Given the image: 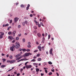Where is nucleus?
Listing matches in <instances>:
<instances>
[{"label":"nucleus","instance_id":"nucleus-1","mask_svg":"<svg viewBox=\"0 0 76 76\" xmlns=\"http://www.w3.org/2000/svg\"><path fill=\"white\" fill-rule=\"evenodd\" d=\"M29 55H32V53H26L23 55V57H28V56H29Z\"/></svg>","mask_w":76,"mask_h":76},{"label":"nucleus","instance_id":"nucleus-2","mask_svg":"<svg viewBox=\"0 0 76 76\" xmlns=\"http://www.w3.org/2000/svg\"><path fill=\"white\" fill-rule=\"evenodd\" d=\"M19 47H20V43L18 42L17 44H16L15 45V48H16L18 49L19 48Z\"/></svg>","mask_w":76,"mask_h":76},{"label":"nucleus","instance_id":"nucleus-3","mask_svg":"<svg viewBox=\"0 0 76 76\" xmlns=\"http://www.w3.org/2000/svg\"><path fill=\"white\" fill-rule=\"evenodd\" d=\"M15 47V46L14 45H13L12 46V47H11L10 48V50H11V51H14L13 49Z\"/></svg>","mask_w":76,"mask_h":76},{"label":"nucleus","instance_id":"nucleus-4","mask_svg":"<svg viewBox=\"0 0 76 76\" xmlns=\"http://www.w3.org/2000/svg\"><path fill=\"white\" fill-rule=\"evenodd\" d=\"M4 35V33H2L0 35V39H1L3 38V35Z\"/></svg>","mask_w":76,"mask_h":76},{"label":"nucleus","instance_id":"nucleus-5","mask_svg":"<svg viewBox=\"0 0 76 76\" xmlns=\"http://www.w3.org/2000/svg\"><path fill=\"white\" fill-rule=\"evenodd\" d=\"M26 67L27 69H28L29 68H31L32 67V66L31 65H26Z\"/></svg>","mask_w":76,"mask_h":76},{"label":"nucleus","instance_id":"nucleus-6","mask_svg":"<svg viewBox=\"0 0 76 76\" xmlns=\"http://www.w3.org/2000/svg\"><path fill=\"white\" fill-rule=\"evenodd\" d=\"M8 39H10V40H12L13 39V38L12 37V36H8Z\"/></svg>","mask_w":76,"mask_h":76},{"label":"nucleus","instance_id":"nucleus-7","mask_svg":"<svg viewBox=\"0 0 76 76\" xmlns=\"http://www.w3.org/2000/svg\"><path fill=\"white\" fill-rule=\"evenodd\" d=\"M52 52H53V48H52L50 50V54H51V55H53V53H52Z\"/></svg>","mask_w":76,"mask_h":76},{"label":"nucleus","instance_id":"nucleus-8","mask_svg":"<svg viewBox=\"0 0 76 76\" xmlns=\"http://www.w3.org/2000/svg\"><path fill=\"white\" fill-rule=\"evenodd\" d=\"M14 20L15 22V23H16L17 22V21H18V18H14Z\"/></svg>","mask_w":76,"mask_h":76},{"label":"nucleus","instance_id":"nucleus-9","mask_svg":"<svg viewBox=\"0 0 76 76\" xmlns=\"http://www.w3.org/2000/svg\"><path fill=\"white\" fill-rule=\"evenodd\" d=\"M38 49H39V50L40 51H41V48H41V46H38Z\"/></svg>","mask_w":76,"mask_h":76},{"label":"nucleus","instance_id":"nucleus-10","mask_svg":"<svg viewBox=\"0 0 76 76\" xmlns=\"http://www.w3.org/2000/svg\"><path fill=\"white\" fill-rule=\"evenodd\" d=\"M30 7V4H28V6L26 7V10H28L29 9V7Z\"/></svg>","mask_w":76,"mask_h":76},{"label":"nucleus","instance_id":"nucleus-11","mask_svg":"<svg viewBox=\"0 0 76 76\" xmlns=\"http://www.w3.org/2000/svg\"><path fill=\"white\" fill-rule=\"evenodd\" d=\"M16 62V60H12L11 61V63H15Z\"/></svg>","mask_w":76,"mask_h":76},{"label":"nucleus","instance_id":"nucleus-12","mask_svg":"<svg viewBox=\"0 0 76 76\" xmlns=\"http://www.w3.org/2000/svg\"><path fill=\"white\" fill-rule=\"evenodd\" d=\"M28 59H20L21 61H23L24 60V61H26V60H28Z\"/></svg>","mask_w":76,"mask_h":76},{"label":"nucleus","instance_id":"nucleus-13","mask_svg":"<svg viewBox=\"0 0 76 76\" xmlns=\"http://www.w3.org/2000/svg\"><path fill=\"white\" fill-rule=\"evenodd\" d=\"M37 35L38 36V37H41V35L40 33H38L37 34Z\"/></svg>","mask_w":76,"mask_h":76},{"label":"nucleus","instance_id":"nucleus-14","mask_svg":"<svg viewBox=\"0 0 76 76\" xmlns=\"http://www.w3.org/2000/svg\"><path fill=\"white\" fill-rule=\"evenodd\" d=\"M36 72H38L39 71V69L38 68H36Z\"/></svg>","mask_w":76,"mask_h":76},{"label":"nucleus","instance_id":"nucleus-15","mask_svg":"<svg viewBox=\"0 0 76 76\" xmlns=\"http://www.w3.org/2000/svg\"><path fill=\"white\" fill-rule=\"evenodd\" d=\"M4 67H6V65H2V66H1V67L2 68H4Z\"/></svg>","mask_w":76,"mask_h":76},{"label":"nucleus","instance_id":"nucleus-16","mask_svg":"<svg viewBox=\"0 0 76 76\" xmlns=\"http://www.w3.org/2000/svg\"><path fill=\"white\" fill-rule=\"evenodd\" d=\"M9 57L10 58V59H12V58H13V56H12L10 55Z\"/></svg>","mask_w":76,"mask_h":76},{"label":"nucleus","instance_id":"nucleus-17","mask_svg":"<svg viewBox=\"0 0 76 76\" xmlns=\"http://www.w3.org/2000/svg\"><path fill=\"white\" fill-rule=\"evenodd\" d=\"M36 61V60L35 59H32L31 60V61L32 62V61H33V62H34Z\"/></svg>","mask_w":76,"mask_h":76},{"label":"nucleus","instance_id":"nucleus-18","mask_svg":"<svg viewBox=\"0 0 76 76\" xmlns=\"http://www.w3.org/2000/svg\"><path fill=\"white\" fill-rule=\"evenodd\" d=\"M50 37H51V35H50V34H49L48 35V39H49L50 38Z\"/></svg>","mask_w":76,"mask_h":76},{"label":"nucleus","instance_id":"nucleus-19","mask_svg":"<svg viewBox=\"0 0 76 76\" xmlns=\"http://www.w3.org/2000/svg\"><path fill=\"white\" fill-rule=\"evenodd\" d=\"M9 25L8 24H6L5 25V27H6V26H9Z\"/></svg>","mask_w":76,"mask_h":76},{"label":"nucleus","instance_id":"nucleus-20","mask_svg":"<svg viewBox=\"0 0 76 76\" xmlns=\"http://www.w3.org/2000/svg\"><path fill=\"white\" fill-rule=\"evenodd\" d=\"M27 47H28V48H31V45H28Z\"/></svg>","mask_w":76,"mask_h":76},{"label":"nucleus","instance_id":"nucleus-21","mask_svg":"<svg viewBox=\"0 0 76 76\" xmlns=\"http://www.w3.org/2000/svg\"><path fill=\"white\" fill-rule=\"evenodd\" d=\"M10 28H12V27L11 26H9L8 28H7V30L8 31H9V29H10Z\"/></svg>","mask_w":76,"mask_h":76},{"label":"nucleus","instance_id":"nucleus-22","mask_svg":"<svg viewBox=\"0 0 76 76\" xmlns=\"http://www.w3.org/2000/svg\"><path fill=\"white\" fill-rule=\"evenodd\" d=\"M38 61H41V58H39L38 59H37Z\"/></svg>","mask_w":76,"mask_h":76},{"label":"nucleus","instance_id":"nucleus-23","mask_svg":"<svg viewBox=\"0 0 76 76\" xmlns=\"http://www.w3.org/2000/svg\"><path fill=\"white\" fill-rule=\"evenodd\" d=\"M53 74V73L51 72H50L49 74H48V75H49V76H50V75H52Z\"/></svg>","mask_w":76,"mask_h":76},{"label":"nucleus","instance_id":"nucleus-24","mask_svg":"<svg viewBox=\"0 0 76 76\" xmlns=\"http://www.w3.org/2000/svg\"><path fill=\"white\" fill-rule=\"evenodd\" d=\"M19 37H16V40H19Z\"/></svg>","mask_w":76,"mask_h":76},{"label":"nucleus","instance_id":"nucleus-25","mask_svg":"<svg viewBox=\"0 0 76 76\" xmlns=\"http://www.w3.org/2000/svg\"><path fill=\"white\" fill-rule=\"evenodd\" d=\"M22 51L24 52L26 51V49H22Z\"/></svg>","mask_w":76,"mask_h":76},{"label":"nucleus","instance_id":"nucleus-26","mask_svg":"<svg viewBox=\"0 0 76 76\" xmlns=\"http://www.w3.org/2000/svg\"><path fill=\"white\" fill-rule=\"evenodd\" d=\"M8 34H9V35H11L12 34V32L10 31L8 33Z\"/></svg>","mask_w":76,"mask_h":76},{"label":"nucleus","instance_id":"nucleus-27","mask_svg":"<svg viewBox=\"0 0 76 76\" xmlns=\"http://www.w3.org/2000/svg\"><path fill=\"white\" fill-rule=\"evenodd\" d=\"M48 63L49 64H52V62H51V61L48 62Z\"/></svg>","mask_w":76,"mask_h":76},{"label":"nucleus","instance_id":"nucleus-28","mask_svg":"<svg viewBox=\"0 0 76 76\" xmlns=\"http://www.w3.org/2000/svg\"><path fill=\"white\" fill-rule=\"evenodd\" d=\"M16 31H13V34H16Z\"/></svg>","mask_w":76,"mask_h":76},{"label":"nucleus","instance_id":"nucleus-29","mask_svg":"<svg viewBox=\"0 0 76 76\" xmlns=\"http://www.w3.org/2000/svg\"><path fill=\"white\" fill-rule=\"evenodd\" d=\"M21 7H24V6L23 4H21L20 5Z\"/></svg>","mask_w":76,"mask_h":76},{"label":"nucleus","instance_id":"nucleus-30","mask_svg":"<svg viewBox=\"0 0 76 76\" xmlns=\"http://www.w3.org/2000/svg\"><path fill=\"white\" fill-rule=\"evenodd\" d=\"M23 57V56H20V57H19V58L20 59V58H22V57Z\"/></svg>","mask_w":76,"mask_h":76},{"label":"nucleus","instance_id":"nucleus-31","mask_svg":"<svg viewBox=\"0 0 76 76\" xmlns=\"http://www.w3.org/2000/svg\"><path fill=\"white\" fill-rule=\"evenodd\" d=\"M11 61H9V60H7V63H9L10 62V63H11Z\"/></svg>","mask_w":76,"mask_h":76},{"label":"nucleus","instance_id":"nucleus-32","mask_svg":"<svg viewBox=\"0 0 76 76\" xmlns=\"http://www.w3.org/2000/svg\"><path fill=\"white\" fill-rule=\"evenodd\" d=\"M25 23L26 24H28V21H26V20L25 21Z\"/></svg>","mask_w":76,"mask_h":76},{"label":"nucleus","instance_id":"nucleus-33","mask_svg":"<svg viewBox=\"0 0 76 76\" xmlns=\"http://www.w3.org/2000/svg\"><path fill=\"white\" fill-rule=\"evenodd\" d=\"M23 42H25V39H23Z\"/></svg>","mask_w":76,"mask_h":76},{"label":"nucleus","instance_id":"nucleus-34","mask_svg":"<svg viewBox=\"0 0 76 76\" xmlns=\"http://www.w3.org/2000/svg\"><path fill=\"white\" fill-rule=\"evenodd\" d=\"M40 24L42 26H44V25H43V23H40Z\"/></svg>","mask_w":76,"mask_h":76},{"label":"nucleus","instance_id":"nucleus-35","mask_svg":"<svg viewBox=\"0 0 76 76\" xmlns=\"http://www.w3.org/2000/svg\"><path fill=\"white\" fill-rule=\"evenodd\" d=\"M15 41H16V40H14L12 41V43H14V42H15Z\"/></svg>","mask_w":76,"mask_h":76},{"label":"nucleus","instance_id":"nucleus-36","mask_svg":"<svg viewBox=\"0 0 76 76\" xmlns=\"http://www.w3.org/2000/svg\"><path fill=\"white\" fill-rule=\"evenodd\" d=\"M33 64L34 65H37H37H38V64L37 63H34Z\"/></svg>","mask_w":76,"mask_h":76},{"label":"nucleus","instance_id":"nucleus-37","mask_svg":"<svg viewBox=\"0 0 76 76\" xmlns=\"http://www.w3.org/2000/svg\"><path fill=\"white\" fill-rule=\"evenodd\" d=\"M36 25H39V23L38 22H36Z\"/></svg>","mask_w":76,"mask_h":76},{"label":"nucleus","instance_id":"nucleus-38","mask_svg":"<svg viewBox=\"0 0 76 76\" xmlns=\"http://www.w3.org/2000/svg\"><path fill=\"white\" fill-rule=\"evenodd\" d=\"M12 23V20H11L10 22V23Z\"/></svg>","mask_w":76,"mask_h":76},{"label":"nucleus","instance_id":"nucleus-39","mask_svg":"<svg viewBox=\"0 0 76 76\" xmlns=\"http://www.w3.org/2000/svg\"><path fill=\"white\" fill-rule=\"evenodd\" d=\"M18 28H20V25H19L18 26Z\"/></svg>","mask_w":76,"mask_h":76},{"label":"nucleus","instance_id":"nucleus-40","mask_svg":"<svg viewBox=\"0 0 76 76\" xmlns=\"http://www.w3.org/2000/svg\"><path fill=\"white\" fill-rule=\"evenodd\" d=\"M2 60L3 61H6V59H4V58H3V59H2Z\"/></svg>","mask_w":76,"mask_h":76},{"label":"nucleus","instance_id":"nucleus-41","mask_svg":"<svg viewBox=\"0 0 76 76\" xmlns=\"http://www.w3.org/2000/svg\"><path fill=\"white\" fill-rule=\"evenodd\" d=\"M45 73H48V71H47V70L45 69Z\"/></svg>","mask_w":76,"mask_h":76},{"label":"nucleus","instance_id":"nucleus-42","mask_svg":"<svg viewBox=\"0 0 76 76\" xmlns=\"http://www.w3.org/2000/svg\"><path fill=\"white\" fill-rule=\"evenodd\" d=\"M19 59H20L19 57L16 58V60H19Z\"/></svg>","mask_w":76,"mask_h":76},{"label":"nucleus","instance_id":"nucleus-43","mask_svg":"<svg viewBox=\"0 0 76 76\" xmlns=\"http://www.w3.org/2000/svg\"><path fill=\"white\" fill-rule=\"evenodd\" d=\"M34 28L35 29H37V27L36 26H35L34 27Z\"/></svg>","mask_w":76,"mask_h":76},{"label":"nucleus","instance_id":"nucleus-44","mask_svg":"<svg viewBox=\"0 0 76 76\" xmlns=\"http://www.w3.org/2000/svg\"><path fill=\"white\" fill-rule=\"evenodd\" d=\"M37 30H35L34 31V33H35V34H36V33H37Z\"/></svg>","mask_w":76,"mask_h":76},{"label":"nucleus","instance_id":"nucleus-45","mask_svg":"<svg viewBox=\"0 0 76 76\" xmlns=\"http://www.w3.org/2000/svg\"><path fill=\"white\" fill-rule=\"evenodd\" d=\"M21 56V54L20 53H19L18 54V55H17V56Z\"/></svg>","mask_w":76,"mask_h":76},{"label":"nucleus","instance_id":"nucleus-46","mask_svg":"<svg viewBox=\"0 0 76 76\" xmlns=\"http://www.w3.org/2000/svg\"><path fill=\"white\" fill-rule=\"evenodd\" d=\"M26 51H27V52H28V51H30V49H28L26 50Z\"/></svg>","mask_w":76,"mask_h":76},{"label":"nucleus","instance_id":"nucleus-47","mask_svg":"<svg viewBox=\"0 0 76 76\" xmlns=\"http://www.w3.org/2000/svg\"><path fill=\"white\" fill-rule=\"evenodd\" d=\"M40 56V54H38L37 55V57H39Z\"/></svg>","mask_w":76,"mask_h":76},{"label":"nucleus","instance_id":"nucleus-48","mask_svg":"<svg viewBox=\"0 0 76 76\" xmlns=\"http://www.w3.org/2000/svg\"><path fill=\"white\" fill-rule=\"evenodd\" d=\"M21 34H19L18 35V37H20V36H21Z\"/></svg>","mask_w":76,"mask_h":76},{"label":"nucleus","instance_id":"nucleus-49","mask_svg":"<svg viewBox=\"0 0 76 76\" xmlns=\"http://www.w3.org/2000/svg\"><path fill=\"white\" fill-rule=\"evenodd\" d=\"M20 75V74H19V73H18L17 74V76H19V75Z\"/></svg>","mask_w":76,"mask_h":76},{"label":"nucleus","instance_id":"nucleus-50","mask_svg":"<svg viewBox=\"0 0 76 76\" xmlns=\"http://www.w3.org/2000/svg\"><path fill=\"white\" fill-rule=\"evenodd\" d=\"M30 17H32L33 16V15H32V14H30Z\"/></svg>","mask_w":76,"mask_h":76},{"label":"nucleus","instance_id":"nucleus-51","mask_svg":"<svg viewBox=\"0 0 76 76\" xmlns=\"http://www.w3.org/2000/svg\"><path fill=\"white\" fill-rule=\"evenodd\" d=\"M16 72H17L16 71L15 72H14V74H15V75H16V74H17V73H16Z\"/></svg>","mask_w":76,"mask_h":76},{"label":"nucleus","instance_id":"nucleus-52","mask_svg":"<svg viewBox=\"0 0 76 76\" xmlns=\"http://www.w3.org/2000/svg\"><path fill=\"white\" fill-rule=\"evenodd\" d=\"M29 63V62H27L25 63V65H26L27 64V63Z\"/></svg>","mask_w":76,"mask_h":76},{"label":"nucleus","instance_id":"nucleus-53","mask_svg":"<svg viewBox=\"0 0 76 76\" xmlns=\"http://www.w3.org/2000/svg\"><path fill=\"white\" fill-rule=\"evenodd\" d=\"M48 35V34H47V33H45V36H47Z\"/></svg>","mask_w":76,"mask_h":76},{"label":"nucleus","instance_id":"nucleus-54","mask_svg":"<svg viewBox=\"0 0 76 76\" xmlns=\"http://www.w3.org/2000/svg\"><path fill=\"white\" fill-rule=\"evenodd\" d=\"M42 40L43 41H45V38H44V37H43Z\"/></svg>","mask_w":76,"mask_h":76},{"label":"nucleus","instance_id":"nucleus-55","mask_svg":"<svg viewBox=\"0 0 76 76\" xmlns=\"http://www.w3.org/2000/svg\"><path fill=\"white\" fill-rule=\"evenodd\" d=\"M37 51L38 50H35L34 51V53H36V52H37Z\"/></svg>","mask_w":76,"mask_h":76},{"label":"nucleus","instance_id":"nucleus-56","mask_svg":"<svg viewBox=\"0 0 76 76\" xmlns=\"http://www.w3.org/2000/svg\"><path fill=\"white\" fill-rule=\"evenodd\" d=\"M51 71H52V72H54V69H52Z\"/></svg>","mask_w":76,"mask_h":76},{"label":"nucleus","instance_id":"nucleus-57","mask_svg":"<svg viewBox=\"0 0 76 76\" xmlns=\"http://www.w3.org/2000/svg\"><path fill=\"white\" fill-rule=\"evenodd\" d=\"M38 27L39 28H40L41 27V25L40 24H39L38 25Z\"/></svg>","mask_w":76,"mask_h":76},{"label":"nucleus","instance_id":"nucleus-58","mask_svg":"<svg viewBox=\"0 0 76 76\" xmlns=\"http://www.w3.org/2000/svg\"><path fill=\"white\" fill-rule=\"evenodd\" d=\"M28 45H30L31 44V43L30 42H28Z\"/></svg>","mask_w":76,"mask_h":76},{"label":"nucleus","instance_id":"nucleus-59","mask_svg":"<svg viewBox=\"0 0 76 76\" xmlns=\"http://www.w3.org/2000/svg\"><path fill=\"white\" fill-rule=\"evenodd\" d=\"M56 75H57L58 76H59V75L58 74V73H57V72H56Z\"/></svg>","mask_w":76,"mask_h":76},{"label":"nucleus","instance_id":"nucleus-60","mask_svg":"<svg viewBox=\"0 0 76 76\" xmlns=\"http://www.w3.org/2000/svg\"><path fill=\"white\" fill-rule=\"evenodd\" d=\"M41 76H43V75H44V74H42V73L41 74Z\"/></svg>","mask_w":76,"mask_h":76},{"label":"nucleus","instance_id":"nucleus-61","mask_svg":"<svg viewBox=\"0 0 76 76\" xmlns=\"http://www.w3.org/2000/svg\"><path fill=\"white\" fill-rule=\"evenodd\" d=\"M22 71H23V69H20L21 72H22Z\"/></svg>","mask_w":76,"mask_h":76},{"label":"nucleus","instance_id":"nucleus-62","mask_svg":"<svg viewBox=\"0 0 76 76\" xmlns=\"http://www.w3.org/2000/svg\"><path fill=\"white\" fill-rule=\"evenodd\" d=\"M33 58H34V59L37 58V57H36V56H34V57H33Z\"/></svg>","mask_w":76,"mask_h":76},{"label":"nucleus","instance_id":"nucleus-63","mask_svg":"<svg viewBox=\"0 0 76 76\" xmlns=\"http://www.w3.org/2000/svg\"><path fill=\"white\" fill-rule=\"evenodd\" d=\"M23 26H24V25H25V23L24 22L23 23Z\"/></svg>","mask_w":76,"mask_h":76},{"label":"nucleus","instance_id":"nucleus-64","mask_svg":"<svg viewBox=\"0 0 76 76\" xmlns=\"http://www.w3.org/2000/svg\"><path fill=\"white\" fill-rule=\"evenodd\" d=\"M19 50H20V51H21L22 50V49H19Z\"/></svg>","mask_w":76,"mask_h":76}]
</instances>
